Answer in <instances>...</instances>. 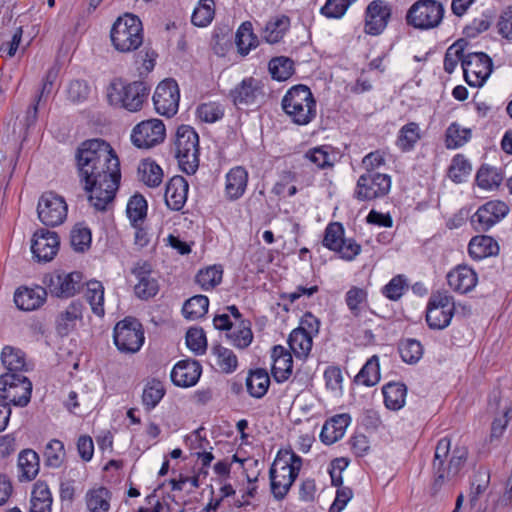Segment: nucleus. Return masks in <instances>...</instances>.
<instances>
[{"mask_svg": "<svg viewBox=\"0 0 512 512\" xmlns=\"http://www.w3.org/2000/svg\"><path fill=\"white\" fill-rule=\"evenodd\" d=\"M75 165L89 202L104 211L116 195L121 180L120 161L111 145L100 138L87 139L75 151Z\"/></svg>", "mask_w": 512, "mask_h": 512, "instance_id": "nucleus-1", "label": "nucleus"}, {"mask_svg": "<svg viewBox=\"0 0 512 512\" xmlns=\"http://www.w3.org/2000/svg\"><path fill=\"white\" fill-rule=\"evenodd\" d=\"M468 458V449L457 445L451 451L449 438H441L435 447L432 470L434 476L433 490H439L443 485L450 483L460 476Z\"/></svg>", "mask_w": 512, "mask_h": 512, "instance_id": "nucleus-2", "label": "nucleus"}, {"mask_svg": "<svg viewBox=\"0 0 512 512\" xmlns=\"http://www.w3.org/2000/svg\"><path fill=\"white\" fill-rule=\"evenodd\" d=\"M281 106L291 122L307 125L316 117V100L306 85H295L283 96Z\"/></svg>", "mask_w": 512, "mask_h": 512, "instance_id": "nucleus-3", "label": "nucleus"}, {"mask_svg": "<svg viewBox=\"0 0 512 512\" xmlns=\"http://www.w3.org/2000/svg\"><path fill=\"white\" fill-rule=\"evenodd\" d=\"M149 91V86L143 81L124 85L120 80H115L107 89V98L112 105H119L130 112H136L147 100Z\"/></svg>", "mask_w": 512, "mask_h": 512, "instance_id": "nucleus-4", "label": "nucleus"}, {"mask_svg": "<svg viewBox=\"0 0 512 512\" xmlns=\"http://www.w3.org/2000/svg\"><path fill=\"white\" fill-rule=\"evenodd\" d=\"M110 37L116 50L120 52L136 50L143 43V28L140 19L132 14L118 17L112 26Z\"/></svg>", "mask_w": 512, "mask_h": 512, "instance_id": "nucleus-5", "label": "nucleus"}, {"mask_svg": "<svg viewBox=\"0 0 512 512\" xmlns=\"http://www.w3.org/2000/svg\"><path fill=\"white\" fill-rule=\"evenodd\" d=\"M175 156L180 168L188 175L194 174L199 166V136L189 125L177 128Z\"/></svg>", "mask_w": 512, "mask_h": 512, "instance_id": "nucleus-6", "label": "nucleus"}, {"mask_svg": "<svg viewBox=\"0 0 512 512\" xmlns=\"http://www.w3.org/2000/svg\"><path fill=\"white\" fill-rule=\"evenodd\" d=\"M444 12L443 5L436 0H418L407 11L406 22L416 29H433L442 22Z\"/></svg>", "mask_w": 512, "mask_h": 512, "instance_id": "nucleus-7", "label": "nucleus"}, {"mask_svg": "<svg viewBox=\"0 0 512 512\" xmlns=\"http://www.w3.org/2000/svg\"><path fill=\"white\" fill-rule=\"evenodd\" d=\"M32 383L22 374L6 373L0 376V400L15 406H26L31 397Z\"/></svg>", "mask_w": 512, "mask_h": 512, "instance_id": "nucleus-8", "label": "nucleus"}, {"mask_svg": "<svg viewBox=\"0 0 512 512\" xmlns=\"http://www.w3.org/2000/svg\"><path fill=\"white\" fill-rule=\"evenodd\" d=\"M113 338L118 350L127 354L138 352L145 340L141 323L132 317H127L116 324Z\"/></svg>", "mask_w": 512, "mask_h": 512, "instance_id": "nucleus-9", "label": "nucleus"}, {"mask_svg": "<svg viewBox=\"0 0 512 512\" xmlns=\"http://www.w3.org/2000/svg\"><path fill=\"white\" fill-rule=\"evenodd\" d=\"M465 81L472 87H480L490 76L492 59L483 52L468 53L462 59Z\"/></svg>", "mask_w": 512, "mask_h": 512, "instance_id": "nucleus-10", "label": "nucleus"}, {"mask_svg": "<svg viewBox=\"0 0 512 512\" xmlns=\"http://www.w3.org/2000/svg\"><path fill=\"white\" fill-rule=\"evenodd\" d=\"M37 214L45 226L55 227L66 219L67 204L63 197L54 192H45L39 198Z\"/></svg>", "mask_w": 512, "mask_h": 512, "instance_id": "nucleus-11", "label": "nucleus"}, {"mask_svg": "<svg viewBox=\"0 0 512 512\" xmlns=\"http://www.w3.org/2000/svg\"><path fill=\"white\" fill-rule=\"evenodd\" d=\"M390 188V176L370 172L359 177L354 195L360 201H370L385 196L390 191Z\"/></svg>", "mask_w": 512, "mask_h": 512, "instance_id": "nucleus-12", "label": "nucleus"}, {"mask_svg": "<svg viewBox=\"0 0 512 512\" xmlns=\"http://www.w3.org/2000/svg\"><path fill=\"white\" fill-rule=\"evenodd\" d=\"M166 129L159 119H150L137 124L131 133L132 143L141 149L154 147L164 141Z\"/></svg>", "mask_w": 512, "mask_h": 512, "instance_id": "nucleus-13", "label": "nucleus"}, {"mask_svg": "<svg viewBox=\"0 0 512 512\" xmlns=\"http://www.w3.org/2000/svg\"><path fill=\"white\" fill-rule=\"evenodd\" d=\"M180 92L173 79H166L158 84L153 95L155 110L166 117L174 116L179 107Z\"/></svg>", "mask_w": 512, "mask_h": 512, "instance_id": "nucleus-14", "label": "nucleus"}, {"mask_svg": "<svg viewBox=\"0 0 512 512\" xmlns=\"http://www.w3.org/2000/svg\"><path fill=\"white\" fill-rule=\"evenodd\" d=\"M509 212L506 203L494 200L481 205L471 217V225L477 232H486L500 222Z\"/></svg>", "mask_w": 512, "mask_h": 512, "instance_id": "nucleus-15", "label": "nucleus"}, {"mask_svg": "<svg viewBox=\"0 0 512 512\" xmlns=\"http://www.w3.org/2000/svg\"><path fill=\"white\" fill-rule=\"evenodd\" d=\"M391 5L384 0L371 1L365 10L364 31L368 35H380L391 18Z\"/></svg>", "mask_w": 512, "mask_h": 512, "instance_id": "nucleus-16", "label": "nucleus"}, {"mask_svg": "<svg viewBox=\"0 0 512 512\" xmlns=\"http://www.w3.org/2000/svg\"><path fill=\"white\" fill-rule=\"evenodd\" d=\"M60 240L58 234L47 229H38L31 241V252L38 262L51 261L58 252Z\"/></svg>", "mask_w": 512, "mask_h": 512, "instance_id": "nucleus-17", "label": "nucleus"}, {"mask_svg": "<svg viewBox=\"0 0 512 512\" xmlns=\"http://www.w3.org/2000/svg\"><path fill=\"white\" fill-rule=\"evenodd\" d=\"M271 492L277 500H282L287 495L290 487L298 477L287 464H281V460H275L270 471Z\"/></svg>", "mask_w": 512, "mask_h": 512, "instance_id": "nucleus-18", "label": "nucleus"}, {"mask_svg": "<svg viewBox=\"0 0 512 512\" xmlns=\"http://www.w3.org/2000/svg\"><path fill=\"white\" fill-rule=\"evenodd\" d=\"M82 274L80 272H71L68 274H56L49 278L47 283L51 294L68 298L75 295L82 286Z\"/></svg>", "mask_w": 512, "mask_h": 512, "instance_id": "nucleus-19", "label": "nucleus"}, {"mask_svg": "<svg viewBox=\"0 0 512 512\" xmlns=\"http://www.w3.org/2000/svg\"><path fill=\"white\" fill-rule=\"evenodd\" d=\"M132 273L137 279L134 291L138 298L147 300L158 293L159 285L156 278L152 276L149 264H137L133 268Z\"/></svg>", "mask_w": 512, "mask_h": 512, "instance_id": "nucleus-20", "label": "nucleus"}, {"mask_svg": "<svg viewBox=\"0 0 512 512\" xmlns=\"http://www.w3.org/2000/svg\"><path fill=\"white\" fill-rule=\"evenodd\" d=\"M263 96L260 82L252 77L242 80L230 91V97L235 106H248L255 104L259 97Z\"/></svg>", "mask_w": 512, "mask_h": 512, "instance_id": "nucleus-21", "label": "nucleus"}, {"mask_svg": "<svg viewBox=\"0 0 512 512\" xmlns=\"http://www.w3.org/2000/svg\"><path fill=\"white\" fill-rule=\"evenodd\" d=\"M201 375V366L196 360L179 361L171 371L172 382L179 387L194 386Z\"/></svg>", "mask_w": 512, "mask_h": 512, "instance_id": "nucleus-22", "label": "nucleus"}, {"mask_svg": "<svg viewBox=\"0 0 512 512\" xmlns=\"http://www.w3.org/2000/svg\"><path fill=\"white\" fill-rule=\"evenodd\" d=\"M189 190L187 180L180 175L172 177L166 185L165 203L173 211H180L186 201Z\"/></svg>", "mask_w": 512, "mask_h": 512, "instance_id": "nucleus-23", "label": "nucleus"}, {"mask_svg": "<svg viewBox=\"0 0 512 512\" xmlns=\"http://www.w3.org/2000/svg\"><path fill=\"white\" fill-rule=\"evenodd\" d=\"M449 286L460 294L470 292L477 284V275L473 269L459 265L447 275Z\"/></svg>", "mask_w": 512, "mask_h": 512, "instance_id": "nucleus-24", "label": "nucleus"}, {"mask_svg": "<svg viewBox=\"0 0 512 512\" xmlns=\"http://www.w3.org/2000/svg\"><path fill=\"white\" fill-rule=\"evenodd\" d=\"M248 183V172L242 166H236L226 174L225 195L231 200H237L243 196Z\"/></svg>", "mask_w": 512, "mask_h": 512, "instance_id": "nucleus-25", "label": "nucleus"}, {"mask_svg": "<svg viewBox=\"0 0 512 512\" xmlns=\"http://www.w3.org/2000/svg\"><path fill=\"white\" fill-rule=\"evenodd\" d=\"M47 292L44 288H19L14 294L16 306L23 311H32L39 308L46 300Z\"/></svg>", "mask_w": 512, "mask_h": 512, "instance_id": "nucleus-26", "label": "nucleus"}, {"mask_svg": "<svg viewBox=\"0 0 512 512\" xmlns=\"http://www.w3.org/2000/svg\"><path fill=\"white\" fill-rule=\"evenodd\" d=\"M348 414H338L327 420L321 430L320 439L326 445H331L340 440L350 424Z\"/></svg>", "mask_w": 512, "mask_h": 512, "instance_id": "nucleus-27", "label": "nucleus"}, {"mask_svg": "<svg viewBox=\"0 0 512 512\" xmlns=\"http://www.w3.org/2000/svg\"><path fill=\"white\" fill-rule=\"evenodd\" d=\"M272 374L279 383L286 381L292 374L293 359L291 353L281 345L272 349Z\"/></svg>", "mask_w": 512, "mask_h": 512, "instance_id": "nucleus-28", "label": "nucleus"}, {"mask_svg": "<svg viewBox=\"0 0 512 512\" xmlns=\"http://www.w3.org/2000/svg\"><path fill=\"white\" fill-rule=\"evenodd\" d=\"M84 306L78 301L69 304L56 320V330L60 336H67L76 327L77 320L82 319Z\"/></svg>", "mask_w": 512, "mask_h": 512, "instance_id": "nucleus-29", "label": "nucleus"}, {"mask_svg": "<svg viewBox=\"0 0 512 512\" xmlns=\"http://www.w3.org/2000/svg\"><path fill=\"white\" fill-rule=\"evenodd\" d=\"M469 255L476 260L497 255L499 245L491 236L478 235L474 236L468 245Z\"/></svg>", "mask_w": 512, "mask_h": 512, "instance_id": "nucleus-30", "label": "nucleus"}, {"mask_svg": "<svg viewBox=\"0 0 512 512\" xmlns=\"http://www.w3.org/2000/svg\"><path fill=\"white\" fill-rule=\"evenodd\" d=\"M39 456L32 449H24L18 456V469L20 480L31 481L39 472Z\"/></svg>", "mask_w": 512, "mask_h": 512, "instance_id": "nucleus-31", "label": "nucleus"}, {"mask_svg": "<svg viewBox=\"0 0 512 512\" xmlns=\"http://www.w3.org/2000/svg\"><path fill=\"white\" fill-rule=\"evenodd\" d=\"M345 303L353 317H360L368 308L367 290L357 286L350 287L345 294Z\"/></svg>", "mask_w": 512, "mask_h": 512, "instance_id": "nucleus-32", "label": "nucleus"}, {"mask_svg": "<svg viewBox=\"0 0 512 512\" xmlns=\"http://www.w3.org/2000/svg\"><path fill=\"white\" fill-rule=\"evenodd\" d=\"M269 385L270 377L264 369L251 371L246 379L247 391L254 398H262L267 393Z\"/></svg>", "mask_w": 512, "mask_h": 512, "instance_id": "nucleus-33", "label": "nucleus"}, {"mask_svg": "<svg viewBox=\"0 0 512 512\" xmlns=\"http://www.w3.org/2000/svg\"><path fill=\"white\" fill-rule=\"evenodd\" d=\"M288 344L297 358H306L313 346V336L295 328L289 335Z\"/></svg>", "mask_w": 512, "mask_h": 512, "instance_id": "nucleus-34", "label": "nucleus"}, {"mask_svg": "<svg viewBox=\"0 0 512 512\" xmlns=\"http://www.w3.org/2000/svg\"><path fill=\"white\" fill-rule=\"evenodd\" d=\"M407 388L403 383H388L383 387L384 402L388 409L399 410L405 404Z\"/></svg>", "mask_w": 512, "mask_h": 512, "instance_id": "nucleus-35", "label": "nucleus"}, {"mask_svg": "<svg viewBox=\"0 0 512 512\" xmlns=\"http://www.w3.org/2000/svg\"><path fill=\"white\" fill-rule=\"evenodd\" d=\"M111 494L105 487L89 490L86 494L88 512H108Z\"/></svg>", "mask_w": 512, "mask_h": 512, "instance_id": "nucleus-36", "label": "nucleus"}, {"mask_svg": "<svg viewBox=\"0 0 512 512\" xmlns=\"http://www.w3.org/2000/svg\"><path fill=\"white\" fill-rule=\"evenodd\" d=\"M1 362L3 366L8 370L7 373H18L21 374L25 369V354L17 348L12 346H5L1 352Z\"/></svg>", "mask_w": 512, "mask_h": 512, "instance_id": "nucleus-37", "label": "nucleus"}, {"mask_svg": "<svg viewBox=\"0 0 512 512\" xmlns=\"http://www.w3.org/2000/svg\"><path fill=\"white\" fill-rule=\"evenodd\" d=\"M290 26V19L287 16H280L269 20L263 31V38L266 42L274 44L279 42Z\"/></svg>", "mask_w": 512, "mask_h": 512, "instance_id": "nucleus-38", "label": "nucleus"}, {"mask_svg": "<svg viewBox=\"0 0 512 512\" xmlns=\"http://www.w3.org/2000/svg\"><path fill=\"white\" fill-rule=\"evenodd\" d=\"M85 298L95 315L99 317L104 316V287L101 282L96 280L89 281L87 283Z\"/></svg>", "mask_w": 512, "mask_h": 512, "instance_id": "nucleus-39", "label": "nucleus"}, {"mask_svg": "<svg viewBox=\"0 0 512 512\" xmlns=\"http://www.w3.org/2000/svg\"><path fill=\"white\" fill-rule=\"evenodd\" d=\"M138 176L148 187H158L162 183L163 171L154 161L144 160L138 166Z\"/></svg>", "mask_w": 512, "mask_h": 512, "instance_id": "nucleus-40", "label": "nucleus"}, {"mask_svg": "<svg viewBox=\"0 0 512 512\" xmlns=\"http://www.w3.org/2000/svg\"><path fill=\"white\" fill-rule=\"evenodd\" d=\"M420 138L419 125L416 122H409L399 130L396 145L401 151L408 152L415 147Z\"/></svg>", "mask_w": 512, "mask_h": 512, "instance_id": "nucleus-41", "label": "nucleus"}, {"mask_svg": "<svg viewBox=\"0 0 512 512\" xmlns=\"http://www.w3.org/2000/svg\"><path fill=\"white\" fill-rule=\"evenodd\" d=\"M236 44L241 55H247L258 45V38L253 33L251 22L246 21L240 25L236 32Z\"/></svg>", "mask_w": 512, "mask_h": 512, "instance_id": "nucleus-42", "label": "nucleus"}, {"mask_svg": "<svg viewBox=\"0 0 512 512\" xmlns=\"http://www.w3.org/2000/svg\"><path fill=\"white\" fill-rule=\"evenodd\" d=\"M380 380L379 359L373 355L361 368L355 377V381L359 384L371 387L376 385Z\"/></svg>", "mask_w": 512, "mask_h": 512, "instance_id": "nucleus-43", "label": "nucleus"}, {"mask_svg": "<svg viewBox=\"0 0 512 512\" xmlns=\"http://www.w3.org/2000/svg\"><path fill=\"white\" fill-rule=\"evenodd\" d=\"M209 307V299L204 295H195L185 301L182 313L185 318L195 320L203 317Z\"/></svg>", "mask_w": 512, "mask_h": 512, "instance_id": "nucleus-44", "label": "nucleus"}, {"mask_svg": "<svg viewBox=\"0 0 512 512\" xmlns=\"http://www.w3.org/2000/svg\"><path fill=\"white\" fill-rule=\"evenodd\" d=\"M268 68L273 79L285 81L294 73V62L288 57L279 56L270 60Z\"/></svg>", "mask_w": 512, "mask_h": 512, "instance_id": "nucleus-45", "label": "nucleus"}, {"mask_svg": "<svg viewBox=\"0 0 512 512\" xmlns=\"http://www.w3.org/2000/svg\"><path fill=\"white\" fill-rule=\"evenodd\" d=\"M214 14V0H199L192 13L191 22L197 27H206L213 20Z\"/></svg>", "mask_w": 512, "mask_h": 512, "instance_id": "nucleus-46", "label": "nucleus"}, {"mask_svg": "<svg viewBox=\"0 0 512 512\" xmlns=\"http://www.w3.org/2000/svg\"><path fill=\"white\" fill-rule=\"evenodd\" d=\"M165 395V388L161 381L152 379L149 381L142 394L143 405L151 410L155 408Z\"/></svg>", "mask_w": 512, "mask_h": 512, "instance_id": "nucleus-47", "label": "nucleus"}, {"mask_svg": "<svg viewBox=\"0 0 512 512\" xmlns=\"http://www.w3.org/2000/svg\"><path fill=\"white\" fill-rule=\"evenodd\" d=\"M65 459V448L62 441L52 439L45 447L44 461L45 465L51 468H59Z\"/></svg>", "mask_w": 512, "mask_h": 512, "instance_id": "nucleus-48", "label": "nucleus"}, {"mask_svg": "<svg viewBox=\"0 0 512 512\" xmlns=\"http://www.w3.org/2000/svg\"><path fill=\"white\" fill-rule=\"evenodd\" d=\"M398 350L401 359L408 364L417 363L423 355L422 344L415 339H405L399 343Z\"/></svg>", "mask_w": 512, "mask_h": 512, "instance_id": "nucleus-49", "label": "nucleus"}, {"mask_svg": "<svg viewBox=\"0 0 512 512\" xmlns=\"http://www.w3.org/2000/svg\"><path fill=\"white\" fill-rule=\"evenodd\" d=\"M501 181L502 176L497 169L487 165H482L476 174L478 186L486 190L498 187Z\"/></svg>", "mask_w": 512, "mask_h": 512, "instance_id": "nucleus-50", "label": "nucleus"}, {"mask_svg": "<svg viewBox=\"0 0 512 512\" xmlns=\"http://www.w3.org/2000/svg\"><path fill=\"white\" fill-rule=\"evenodd\" d=\"M344 240V227L339 222L328 224L324 232L323 245L331 251L340 248Z\"/></svg>", "mask_w": 512, "mask_h": 512, "instance_id": "nucleus-51", "label": "nucleus"}, {"mask_svg": "<svg viewBox=\"0 0 512 512\" xmlns=\"http://www.w3.org/2000/svg\"><path fill=\"white\" fill-rule=\"evenodd\" d=\"M223 271L220 266H210L200 270L196 275V282L204 290H209L217 286L222 280Z\"/></svg>", "mask_w": 512, "mask_h": 512, "instance_id": "nucleus-52", "label": "nucleus"}, {"mask_svg": "<svg viewBox=\"0 0 512 512\" xmlns=\"http://www.w3.org/2000/svg\"><path fill=\"white\" fill-rule=\"evenodd\" d=\"M470 137V129L461 128L457 123H452L446 130V146L450 149L461 147Z\"/></svg>", "mask_w": 512, "mask_h": 512, "instance_id": "nucleus-53", "label": "nucleus"}, {"mask_svg": "<svg viewBox=\"0 0 512 512\" xmlns=\"http://www.w3.org/2000/svg\"><path fill=\"white\" fill-rule=\"evenodd\" d=\"M472 167L463 155H456L448 170L450 179L455 183H461L471 173Z\"/></svg>", "mask_w": 512, "mask_h": 512, "instance_id": "nucleus-54", "label": "nucleus"}, {"mask_svg": "<svg viewBox=\"0 0 512 512\" xmlns=\"http://www.w3.org/2000/svg\"><path fill=\"white\" fill-rule=\"evenodd\" d=\"M127 215L134 226L146 217L147 202L142 195H134L127 204Z\"/></svg>", "mask_w": 512, "mask_h": 512, "instance_id": "nucleus-55", "label": "nucleus"}, {"mask_svg": "<svg viewBox=\"0 0 512 512\" xmlns=\"http://www.w3.org/2000/svg\"><path fill=\"white\" fill-rule=\"evenodd\" d=\"M453 312L427 307L426 322L431 329L441 330L450 324Z\"/></svg>", "mask_w": 512, "mask_h": 512, "instance_id": "nucleus-56", "label": "nucleus"}, {"mask_svg": "<svg viewBox=\"0 0 512 512\" xmlns=\"http://www.w3.org/2000/svg\"><path fill=\"white\" fill-rule=\"evenodd\" d=\"M464 44H465L464 40H458L457 42H455L452 46H450L447 49V51L445 53V57H444V70L447 73L450 74L455 70V68L458 64V61L462 62V59L465 56Z\"/></svg>", "mask_w": 512, "mask_h": 512, "instance_id": "nucleus-57", "label": "nucleus"}, {"mask_svg": "<svg viewBox=\"0 0 512 512\" xmlns=\"http://www.w3.org/2000/svg\"><path fill=\"white\" fill-rule=\"evenodd\" d=\"M232 344L240 349L248 347L253 340L250 323L242 321L239 328L227 334Z\"/></svg>", "mask_w": 512, "mask_h": 512, "instance_id": "nucleus-58", "label": "nucleus"}, {"mask_svg": "<svg viewBox=\"0 0 512 512\" xmlns=\"http://www.w3.org/2000/svg\"><path fill=\"white\" fill-rule=\"evenodd\" d=\"M186 344L196 355L203 354L207 348V340L203 329L190 328L186 333Z\"/></svg>", "mask_w": 512, "mask_h": 512, "instance_id": "nucleus-59", "label": "nucleus"}, {"mask_svg": "<svg viewBox=\"0 0 512 512\" xmlns=\"http://www.w3.org/2000/svg\"><path fill=\"white\" fill-rule=\"evenodd\" d=\"M356 0H327L320 9L322 15L327 18L339 19Z\"/></svg>", "mask_w": 512, "mask_h": 512, "instance_id": "nucleus-60", "label": "nucleus"}, {"mask_svg": "<svg viewBox=\"0 0 512 512\" xmlns=\"http://www.w3.org/2000/svg\"><path fill=\"white\" fill-rule=\"evenodd\" d=\"M91 88L85 80H72L67 88L69 100L74 103H81L88 99Z\"/></svg>", "mask_w": 512, "mask_h": 512, "instance_id": "nucleus-61", "label": "nucleus"}, {"mask_svg": "<svg viewBox=\"0 0 512 512\" xmlns=\"http://www.w3.org/2000/svg\"><path fill=\"white\" fill-rule=\"evenodd\" d=\"M214 352L218 358L217 364L226 373H231L236 370L238 361L234 352L228 348L217 346Z\"/></svg>", "mask_w": 512, "mask_h": 512, "instance_id": "nucleus-62", "label": "nucleus"}, {"mask_svg": "<svg viewBox=\"0 0 512 512\" xmlns=\"http://www.w3.org/2000/svg\"><path fill=\"white\" fill-rule=\"evenodd\" d=\"M197 115L201 121L214 123L223 117L224 111L221 105L215 102H210L201 104L197 108Z\"/></svg>", "mask_w": 512, "mask_h": 512, "instance_id": "nucleus-63", "label": "nucleus"}, {"mask_svg": "<svg viewBox=\"0 0 512 512\" xmlns=\"http://www.w3.org/2000/svg\"><path fill=\"white\" fill-rule=\"evenodd\" d=\"M71 246L75 251L84 252L90 247L91 232L88 228L75 227L71 231Z\"/></svg>", "mask_w": 512, "mask_h": 512, "instance_id": "nucleus-64", "label": "nucleus"}]
</instances>
